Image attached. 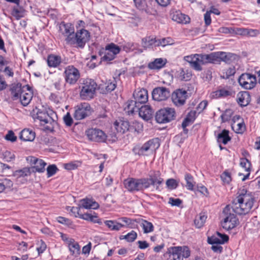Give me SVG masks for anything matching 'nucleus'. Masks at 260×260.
<instances>
[{"mask_svg": "<svg viewBox=\"0 0 260 260\" xmlns=\"http://www.w3.org/2000/svg\"><path fill=\"white\" fill-rule=\"evenodd\" d=\"M59 31L66 37V44L71 47L83 49L90 38V34L86 29L81 28L75 32L74 26L71 23L61 22Z\"/></svg>", "mask_w": 260, "mask_h": 260, "instance_id": "nucleus-1", "label": "nucleus"}, {"mask_svg": "<svg viewBox=\"0 0 260 260\" xmlns=\"http://www.w3.org/2000/svg\"><path fill=\"white\" fill-rule=\"evenodd\" d=\"M140 191H143L151 186L155 187L156 190L160 191L159 186L163 183L164 179L161 177L159 171H151L148 178H139Z\"/></svg>", "mask_w": 260, "mask_h": 260, "instance_id": "nucleus-2", "label": "nucleus"}, {"mask_svg": "<svg viewBox=\"0 0 260 260\" xmlns=\"http://www.w3.org/2000/svg\"><path fill=\"white\" fill-rule=\"evenodd\" d=\"M134 100L128 101L126 103L124 110L130 114L134 113V108L144 105L148 100V91L142 88L139 91H135L133 93Z\"/></svg>", "mask_w": 260, "mask_h": 260, "instance_id": "nucleus-3", "label": "nucleus"}, {"mask_svg": "<svg viewBox=\"0 0 260 260\" xmlns=\"http://www.w3.org/2000/svg\"><path fill=\"white\" fill-rule=\"evenodd\" d=\"M97 86V84L93 80L86 79L84 80L80 91L81 99L84 100H90L93 99Z\"/></svg>", "mask_w": 260, "mask_h": 260, "instance_id": "nucleus-4", "label": "nucleus"}, {"mask_svg": "<svg viewBox=\"0 0 260 260\" xmlns=\"http://www.w3.org/2000/svg\"><path fill=\"white\" fill-rule=\"evenodd\" d=\"M230 205H227L223 210L225 217L221 222L222 228L226 230L234 228L238 223V219L233 213Z\"/></svg>", "mask_w": 260, "mask_h": 260, "instance_id": "nucleus-5", "label": "nucleus"}, {"mask_svg": "<svg viewBox=\"0 0 260 260\" xmlns=\"http://www.w3.org/2000/svg\"><path fill=\"white\" fill-rule=\"evenodd\" d=\"M176 111L172 108H164L159 110L155 114V120L158 123H168L175 119Z\"/></svg>", "mask_w": 260, "mask_h": 260, "instance_id": "nucleus-6", "label": "nucleus"}, {"mask_svg": "<svg viewBox=\"0 0 260 260\" xmlns=\"http://www.w3.org/2000/svg\"><path fill=\"white\" fill-rule=\"evenodd\" d=\"M160 144L158 138L151 139L145 143L141 147H135L133 149V151L135 154L139 155H144L145 153L150 150L155 151L158 148Z\"/></svg>", "mask_w": 260, "mask_h": 260, "instance_id": "nucleus-7", "label": "nucleus"}, {"mask_svg": "<svg viewBox=\"0 0 260 260\" xmlns=\"http://www.w3.org/2000/svg\"><path fill=\"white\" fill-rule=\"evenodd\" d=\"M91 114V108L88 103H80L74 107L73 117L75 119L79 120L86 118Z\"/></svg>", "mask_w": 260, "mask_h": 260, "instance_id": "nucleus-8", "label": "nucleus"}, {"mask_svg": "<svg viewBox=\"0 0 260 260\" xmlns=\"http://www.w3.org/2000/svg\"><path fill=\"white\" fill-rule=\"evenodd\" d=\"M238 82L242 88L250 90L255 87L257 84L256 77L250 73H243L239 77Z\"/></svg>", "mask_w": 260, "mask_h": 260, "instance_id": "nucleus-9", "label": "nucleus"}, {"mask_svg": "<svg viewBox=\"0 0 260 260\" xmlns=\"http://www.w3.org/2000/svg\"><path fill=\"white\" fill-rule=\"evenodd\" d=\"M64 76L66 82L71 85L75 84L80 78L79 70L73 66H68L65 68Z\"/></svg>", "mask_w": 260, "mask_h": 260, "instance_id": "nucleus-10", "label": "nucleus"}, {"mask_svg": "<svg viewBox=\"0 0 260 260\" xmlns=\"http://www.w3.org/2000/svg\"><path fill=\"white\" fill-rule=\"evenodd\" d=\"M188 97L187 92L183 89H177L174 91L171 95L173 103L177 107L183 106Z\"/></svg>", "mask_w": 260, "mask_h": 260, "instance_id": "nucleus-11", "label": "nucleus"}, {"mask_svg": "<svg viewBox=\"0 0 260 260\" xmlns=\"http://www.w3.org/2000/svg\"><path fill=\"white\" fill-rule=\"evenodd\" d=\"M137 113H138L139 116L143 119L148 121L152 118L154 111L150 106L144 104L134 108V113L133 114H135Z\"/></svg>", "mask_w": 260, "mask_h": 260, "instance_id": "nucleus-12", "label": "nucleus"}, {"mask_svg": "<svg viewBox=\"0 0 260 260\" xmlns=\"http://www.w3.org/2000/svg\"><path fill=\"white\" fill-rule=\"evenodd\" d=\"M88 139L92 141L104 142L106 140L107 136L105 133L98 128H89L85 131Z\"/></svg>", "mask_w": 260, "mask_h": 260, "instance_id": "nucleus-13", "label": "nucleus"}, {"mask_svg": "<svg viewBox=\"0 0 260 260\" xmlns=\"http://www.w3.org/2000/svg\"><path fill=\"white\" fill-rule=\"evenodd\" d=\"M34 119H38L42 124L51 122L53 119L45 109H39L36 107L31 113Z\"/></svg>", "mask_w": 260, "mask_h": 260, "instance_id": "nucleus-14", "label": "nucleus"}, {"mask_svg": "<svg viewBox=\"0 0 260 260\" xmlns=\"http://www.w3.org/2000/svg\"><path fill=\"white\" fill-rule=\"evenodd\" d=\"M152 96L156 101H166L170 96V91L165 87H157L153 89Z\"/></svg>", "mask_w": 260, "mask_h": 260, "instance_id": "nucleus-15", "label": "nucleus"}, {"mask_svg": "<svg viewBox=\"0 0 260 260\" xmlns=\"http://www.w3.org/2000/svg\"><path fill=\"white\" fill-rule=\"evenodd\" d=\"M232 208V211L239 215L246 214L249 212L252 205H250L248 204L242 203H240L236 200H234L232 204L230 205Z\"/></svg>", "mask_w": 260, "mask_h": 260, "instance_id": "nucleus-16", "label": "nucleus"}, {"mask_svg": "<svg viewBox=\"0 0 260 260\" xmlns=\"http://www.w3.org/2000/svg\"><path fill=\"white\" fill-rule=\"evenodd\" d=\"M238 196L234 200L240 203H244L253 206L255 198L252 192H248L244 189L240 190L238 192Z\"/></svg>", "mask_w": 260, "mask_h": 260, "instance_id": "nucleus-17", "label": "nucleus"}, {"mask_svg": "<svg viewBox=\"0 0 260 260\" xmlns=\"http://www.w3.org/2000/svg\"><path fill=\"white\" fill-rule=\"evenodd\" d=\"M27 160L31 165H34L30 168L32 173H43L45 171L46 163L43 160L31 156L28 157Z\"/></svg>", "mask_w": 260, "mask_h": 260, "instance_id": "nucleus-18", "label": "nucleus"}, {"mask_svg": "<svg viewBox=\"0 0 260 260\" xmlns=\"http://www.w3.org/2000/svg\"><path fill=\"white\" fill-rule=\"evenodd\" d=\"M201 58V54H195L184 57V59L189 63L191 68L197 71H201L202 70Z\"/></svg>", "mask_w": 260, "mask_h": 260, "instance_id": "nucleus-19", "label": "nucleus"}, {"mask_svg": "<svg viewBox=\"0 0 260 260\" xmlns=\"http://www.w3.org/2000/svg\"><path fill=\"white\" fill-rule=\"evenodd\" d=\"M123 184L125 188L130 192L140 191L139 178H128L125 179Z\"/></svg>", "mask_w": 260, "mask_h": 260, "instance_id": "nucleus-20", "label": "nucleus"}, {"mask_svg": "<svg viewBox=\"0 0 260 260\" xmlns=\"http://www.w3.org/2000/svg\"><path fill=\"white\" fill-rule=\"evenodd\" d=\"M217 237L212 236L208 238V242L212 245L223 244L229 241V236L225 234H222L218 232L216 233Z\"/></svg>", "mask_w": 260, "mask_h": 260, "instance_id": "nucleus-21", "label": "nucleus"}, {"mask_svg": "<svg viewBox=\"0 0 260 260\" xmlns=\"http://www.w3.org/2000/svg\"><path fill=\"white\" fill-rule=\"evenodd\" d=\"M25 89L27 90V92L24 89L19 96L21 104L24 106H26L29 104L33 96L32 92L28 85Z\"/></svg>", "mask_w": 260, "mask_h": 260, "instance_id": "nucleus-22", "label": "nucleus"}, {"mask_svg": "<svg viewBox=\"0 0 260 260\" xmlns=\"http://www.w3.org/2000/svg\"><path fill=\"white\" fill-rule=\"evenodd\" d=\"M201 63L202 64L207 63H219V58H218V52H212L209 54H201Z\"/></svg>", "mask_w": 260, "mask_h": 260, "instance_id": "nucleus-23", "label": "nucleus"}, {"mask_svg": "<svg viewBox=\"0 0 260 260\" xmlns=\"http://www.w3.org/2000/svg\"><path fill=\"white\" fill-rule=\"evenodd\" d=\"M27 85L22 86L20 83L13 84L10 88L11 94L12 99L15 101L19 99V96L21 94L22 91L26 89Z\"/></svg>", "mask_w": 260, "mask_h": 260, "instance_id": "nucleus-24", "label": "nucleus"}, {"mask_svg": "<svg viewBox=\"0 0 260 260\" xmlns=\"http://www.w3.org/2000/svg\"><path fill=\"white\" fill-rule=\"evenodd\" d=\"M251 96L248 91H241L237 94V101L242 107L246 106L250 102Z\"/></svg>", "mask_w": 260, "mask_h": 260, "instance_id": "nucleus-25", "label": "nucleus"}, {"mask_svg": "<svg viewBox=\"0 0 260 260\" xmlns=\"http://www.w3.org/2000/svg\"><path fill=\"white\" fill-rule=\"evenodd\" d=\"M81 208L85 209H97L99 208V204L92 199L87 198L81 199L80 204Z\"/></svg>", "mask_w": 260, "mask_h": 260, "instance_id": "nucleus-26", "label": "nucleus"}, {"mask_svg": "<svg viewBox=\"0 0 260 260\" xmlns=\"http://www.w3.org/2000/svg\"><path fill=\"white\" fill-rule=\"evenodd\" d=\"M157 39L156 37L147 36L142 39V46L144 49L157 47Z\"/></svg>", "mask_w": 260, "mask_h": 260, "instance_id": "nucleus-27", "label": "nucleus"}, {"mask_svg": "<svg viewBox=\"0 0 260 260\" xmlns=\"http://www.w3.org/2000/svg\"><path fill=\"white\" fill-rule=\"evenodd\" d=\"M114 126L117 132L121 134H124L126 132L130 130V125L127 121H116L114 123Z\"/></svg>", "mask_w": 260, "mask_h": 260, "instance_id": "nucleus-28", "label": "nucleus"}, {"mask_svg": "<svg viewBox=\"0 0 260 260\" xmlns=\"http://www.w3.org/2000/svg\"><path fill=\"white\" fill-rule=\"evenodd\" d=\"M61 62V58L59 55L49 54L47 57V64L50 68H56Z\"/></svg>", "mask_w": 260, "mask_h": 260, "instance_id": "nucleus-29", "label": "nucleus"}, {"mask_svg": "<svg viewBox=\"0 0 260 260\" xmlns=\"http://www.w3.org/2000/svg\"><path fill=\"white\" fill-rule=\"evenodd\" d=\"M172 20L178 23L186 24L190 21V18L180 11H176L172 15Z\"/></svg>", "mask_w": 260, "mask_h": 260, "instance_id": "nucleus-30", "label": "nucleus"}, {"mask_svg": "<svg viewBox=\"0 0 260 260\" xmlns=\"http://www.w3.org/2000/svg\"><path fill=\"white\" fill-rule=\"evenodd\" d=\"M35 136V133L32 130L25 128L21 132L20 138L24 141H32Z\"/></svg>", "mask_w": 260, "mask_h": 260, "instance_id": "nucleus-31", "label": "nucleus"}, {"mask_svg": "<svg viewBox=\"0 0 260 260\" xmlns=\"http://www.w3.org/2000/svg\"><path fill=\"white\" fill-rule=\"evenodd\" d=\"M216 139L218 143H222L224 145H226L231 140V138L229 136V131L225 129L222 130L221 132L217 135Z\"/></svg>", "mask_w": 260, "mask_h": 260, "instance_id": "nucleus-32", "label": "nucleus"}, {"mask_svg": "<svg viewBox=\"0 0 260 260\" xmlns=\"http://www.w3.org/2000/svg\"><path fill=\"white\" fill-rule=\"evenodd\" d=\"M218 54L219 63L221 61L225 62L226 63H231L232 60L235 59V55L233 53L220 51L218 52Z\"/></svg>", "mask_w": 260, "mask_h": 260, "instance_id": "nucleus-33", "label": "nucleus"}, {"mask_svg": "<svg viewBox=\"0 0 260 260\" xmlns=\"http://www.w3.org/2000/svg\"><path fill=\"white\" fill-rule=\"evenodd\" d=\"M69 247L71 254L75 256H78L80 253V247L77 242H75L74 239H71L69 243Z\"/></svg>", "mask_w": 260, "mask_h": 260, "instance_id": "nucleus-34", "label": "nucleus"}, {"mask_svg": "<svg viewBox=\"0 0 260 260\" xmlns=\"http://www.w3.org/2000/svg\"><path fill=\"white\" fill-rule=\"evenodd\" d=\"M118 219L124 223V224H122V225H123L122 228L135 229L137 226L136 222H138L137 219H132L127 217H122Z\"/></svg>", "mask_w": 260, "mask_h": 260, "instance_id": "nucleus-35", "label": "nucleus"}, {"mask_svg": "<svg viewBox=\"0 0 260 260\" xmlns=\"http://www.w3.org/2000/svg\"><path fill=\"white\" fill-rule=\"evenodd\" d=\"M197 112L194 110L190 111L182 123V126L185 129V127L192 123L197 117Z\"/></svg>", "mask_w": 260, "mask_h": 260, "instance_id": "nucleus-36", "label": "nucleus"}, {"mask_svg": "<svg viewBox=\"0 0 260 260\" xmlns=\"http://www.w3.org/2000/svg\"><path fill=\"white\" fill-rule=\"evenodd\" d=\"M166 62V60H164L161 58H156L153 61L149 63L148 67L151 70H159L163 68Z\"/></svg>", "mask_w": 260, "mask_h": 260, "instance_id": "nucleus-37", "label": "nucleus"}, {"mask_svg": "<svg viewBox=\"0 0 260 260\" xmlns=\"http://www.w3.org/2000/svg\"><path fill=\"white\" fill-rule=\"evenodd\" d=\"M25 11L23 7L16 5L14 6L11 15L14 17L16 19L19 20L20 18L23 17L25 15Z\"/></svg>", "mask_w": 260, "mask_h": 260, "instance_id": "nucleus-38", "label": "nucleus"}, {"mask_svg": "<svg viewBox=\"0 0 260 260\" xmlns=\"http://www.w3.org/2000/svg\"><path fill=\"white\" fill-rule=\"evenodd\" d=\"M99 55L102 56L101 59L105 61H111L115 58L109 50L106 47L105 48H102L100 50Z\"/></svg>", "mask_w": 260, "mask_h": 260, "instance_id": "nucleus-39", "label": "nucleus"}, {"mask_svg": "<svg viewBox=\"0 0 260 260\" xmlns=\"http://www.w3.org/2000/svg\"><path fill=\"white\" fill-rule=\"evenodd\" d=\"M181 248L178 247H172L168 249L169 252L172 254V257L171 260H183L181 254Z\"/></svg>", "mask_w": 260, "mask_h": 260, "instance_id": "nucleus-40", "label": "nucleus"}, {"mask_svg": "<svg viewBox=\"0 0 260 260\" xmlns=\"http://www.w3.org/2000/svg\"><path fill=\"white\" fill-rule=\"evenodd\" d=\"M240 165L242 168H244L245 171L247 172L242 179V180L244 181L248 179L250 175L251 163L248 159L242 158L241 159Z\"/></svg>", "mask_w": 260, "mask_h": 260, "instance_id": "nucleus-41", "label": "nucleus"}, {"mask_svg": "<svg viewBox=\"0 0 260 260\" xmlns=\"http://www.w3.org/2000/svg\"><path fill=\"white\" fill-rule=\"evenodd\" d=\"M104 223L112 231H118L123 226V225H122V223H119L116 220H105L104 221Z\"/></svg>", "mask_w": 260, "mask_h": 260, "instance_id": "nucleus-42", "label": "nucleus"}, {"mask_svg": "<svg viewBox=\"0 0 260 260\" xmlns=\"http://www.w3.org/2000/svg\"><path fill=\"white\" fill-rule=\"evenodd\" d=\"M186 181V187L188 190L193 191L194 189L196 182L194 181L193 177L189 173H186L184 176Z\"/></svg>", "mask_w": 260, "mask_h": 260, "instance_id": "nucleus-43", "label": "nucleus"}, {"mask_svg": "<svg viewBox=\"0 0 260 260\" xmlns=\"http://www.w3.org/2000/svg\"><path fill=\"white\" fill-rule=\"evenodd\" d=\"M235 73V67L232 66L227 69L222 70L220 74V77L222 79H227L233 76Z\"/></svg>", "mask_w": 260, "mask_h": 260, "instance_id": "nucleus-44", "label": "nucleus"}, {"mask_svg": "<svg viewBox=\"0 0 260 260\" xmlns=\"http://www.w3.org/2000/svg\"><path fill=\"white\" fill-rule=\"evenodd\" d=\"M32 171L30 168L25 167L22 169L16 170L14 172V175L18 178L30 176Z\"/></svg>", "mask_w": 260, "mask_h": 260, "instance_id": "nucleus-45", "label": "nucleus"}, {"mask_svg": "<svg viewBox=\"0 0 260 260\" xmlns=\"http://www.w3.org/2000/svg\"><path fill=\"white\" fill-rule=\"evenodd\" d=\"M233 93H234V92L231 89H227L223 88L215 91L214 96L217 98L226 97L228 96H232Z\"/></svg>", "mask_w": 260, "mask_h": 260, "instance_id": "nucleus-46", "label": "nucleus"}, {"mask_svg": "<svg viewBox=\"0 0 260 260\" xmlns=\"http://www.w3.org/2000/svg\"><path fill=\"white\" fill-rule=\"evenodd\" d=\"M207 216H206L204 213H201L197 215L194 220V223L196 228H202L204 225Z\"/></svg>", "mask_w": 260, "mask_h": 260, "instance_id": "nucleus-47", "label": "nucleus"}, {"mask_svg": "<svg viewBox=\"0 0 260 260\" xmlns=\"http://www.w3.org/2000/svg\"><path fill=\"white\" fill-rule=\"evenodd\" d=\"M141 226L142 227L144 233L147 234L153 231L154 226L151 222L144 219H141Z\"/></svg>", "mask_w": 260, "mask_h": 260, "instance_id": "nucleus-48", "label": "nucleus"}, {"mask_svg": "<svg viewBox=\"0 0 260 260\" xmlns=\"http://www.w3.org/2000/svg\"><path fill=\"white\" fill-rule=\"evenodd\" d=\"M192 74L188 70L181 69L178 75V78L181 81H189L190 80Z\"/></svg>", "mask_w": 260, "mask_h": 260, "instance_id": "nucleus-49", "label": "nucleus"}, {"mask_svg": "<svg viewBox=\"0 0 260 260\" xmlns=\"http://www.w3.org/2000/svg\"><path fill=\"white\" fill-rule=\"evenodd\" d=\"M137 238V233L134 231H132L126 235L120 236L119 239L120 240L125 239L128 242H134Z\"/></svg>", "mask_w": 260, "mask_h": 260, "instance_id": "nucleus-50", "label": "nucleus"}, {"mask_svg": "<svg viewBox=\"0 0 260 260\" xmlns=\"http://www.w3.org/2000/svg\"><path fill=\"white\" fill-rule=\"evenodd\" d=\"M173 44L174 40L171 37L164 38L161 39H157V46L165 47Z\"/></svg>", "mask_w": 260, "mask_h": 260, "instance_id": "nucleus-51", "label": "nucleus"}, {"mask_svg": "<svg viewBox=\"0 0 260 260\" xmlns=\"http://www.w3.org/2000/svg\"><path fill=\"white\" fill-rule=\"evenodd\" d=\"M233 114V111L231 109H226L221 115L220 118L222 122L230 121Z\"/></svg>", "mask_w": 260, "mask_h": 260, "instance_id": "nucleus-52", "label": "nucleus"}, {"mask_svg": "<svg viewBox=\"0 0 260 260\" xmlns=\"http://www.w3.org/2000/svg\"><path fill=\"white\" fill-rule=\"evenodd\" d=\"M57 221L59 223L67 225L72 229H75V225L73 224V222L70 219L67 218L62 216H58L57 217Z\"/></svg>", "mask_w": 260, "mask_h": 260, "instance_id": "nucleus-53", "label": "nucleus"}, {"mask_svg": "<svg viewBox=\"0 0 260 260\" xmlns=\"http://www.w3.org/2000/svg\"><path fill=\"white\" fill-rule=\"evenodd\" d=\"M139 44L133 42H128L123 45V49L126 52L133 51L137 50Z\"/></svg>", "mask_w": 260, "mask_h": 260, "instance_id": "nucleus-54", "label": "nucleus"}, {"mask_svg": "<svg viewBox=\"0 0 260 260\" xmlns=\"http://www.w3.org/2000/svg\"><path fill=\"white\" fill-rule=\"evenodd\" d=\"M106 48L109 50V51L115 57L116 55L118 54L120 51V47L114 43H111L107 45L106 46Z\"/></svg>", "mask_w": 260, "mask_h": 260, "instance_id": "nucleus-55", "label": "nucleus"}, {"mask_svg": "<svg viewBox=\"0 0 260 260\" xmlns=\"http://www.w3.org/2000/svg\"><path fill=\"white\" fill-rule=\"evenodd\" d=\"M143 124L137 121H135L133 122V124L130 126V130H134L135 132L140 133L143 131Z\"/></svg>", "mask_w": 260, "mask_h": 260, "instance_id": "nucleus-56", "label": "nucleus"}, {"mask_svg": "<svg viewBox=\"0 0 260 260\" xmlns=\"http://www.w3.org/2000/svg\"><path fill=\"white\" fill-rule=\"evenodd\" d=\"M81 164L80 161H72L69 163L65 164L64 168L67 170H72L77 169Z\"/></svg>", "mask_w": 260, "mask_h": 260, "instance_id": "nucleus-57", "label": "nucleus"}, {"mask_svg": "<svg viewBox=\"0 0 260 260\" xmlns=\"http://www.w3.org/2000/svg\"><path fill=\"white\" fill-rule=\"evenodd\" d=\"M166 185L170 189H176L178 186V183L173 178L169 179L166 181Z\"/></svg>", "mask_w": 260, "mask_h": 260, "instance_id": "nucleus-58", "label": "nucleus"}, {"mask_svg": "<svg viewBox=\"0 0 260 260\" xmlns=\"http://www.w3.org/2000/svg\"><path fill=\"white\" fill-rule=\"evenodd\" d=\"M79 218L87 221L92 222L94 220V218H97V216L95 214V215H92V214L89 213L84 214L81 213Z\"/></svg>", "mask_w": 260, "mask_h": 260, "instance_id": "nucleus-59", "label": "nucleus"}, {"mask_svg": "<svg viewBox=\"0 0 260 260\" xmlns=\"http://www.w3.org/2000/svg\"><path fill=\"white\" fill-rule=\"evenodd\" d=\"M58 168L55 165H49L47 168V174L48 177L53 176L58 170Z\"/></svg>", "mask_w": 260, "mask_h": 260, "instance_id": "nucleus-60", "label": "nucleus"}, {"mask_svg": "<svg viewBox=\"0 0 260 260\" xmlns=\"http://www.w3.org/2000/svg\"><path fill=\"white\" fill-rule=\"evenodd\" d=\"M221 179L222 181L226 184H229L232 181L231 174L229 172L225 171L221 175Z\"/></svg>", "mask_w": 260, "mask_h": 260, "instance_id": "nucleus-61", "label": "nucleus"}, {"mask_svg": "<svg viewBox=\"0 0 260 260\" xmlns=\"http://www.w3.org/2000/svg\"><path fill=\"white\" fill-rule=\"evenodd\" d=\"M2 72L9 77H13L14 75L13 69L8 65L5 66Z\"/></svg>", "mask_w": 260, "mask_h": 260, "instance_id": "nucleus-62", "label": "nucleus"}, {"mask_svg": "<svg viewBox=\"0 0 260 260\" xmlns=\"http://www.w3.org/2000/svg\"><path fill=\"white\" fill-rule=\"evenodd\" d=\"M117 82L115 79L110 82H108L107 85L106 86V91L107 92H110L113 91L116 87Z\"/></svg>", "mask_w": 260, "mask_h": 260, "instance_id": "nucleus-63", "label": "nucleus"}, {"mask_svg": "<svg viewBox=\"0 0 260 260\" xmlns=\"http://www.w3.org/2000/svg\"><path fill=\"white\" fill-rule=\"evenodd\" d=\"M197 191L206 197H208L209 192L207 188L203 185L198 184L197 186Z\"/></svg>", "mask_w": 260, "mask_h": 260, "instance_id": "nucleus-64", "label": "nucleus"}]
</instances>
